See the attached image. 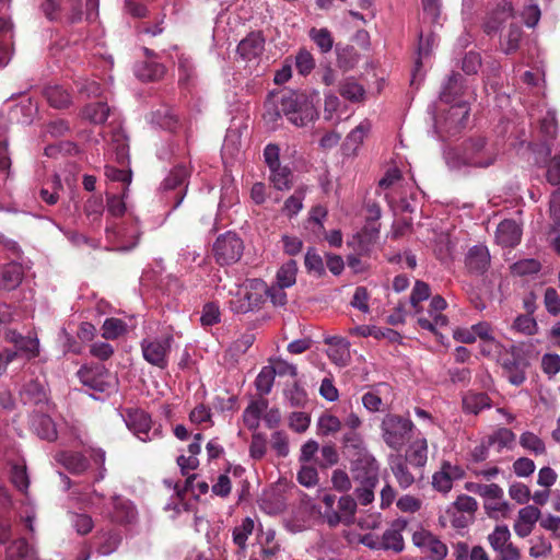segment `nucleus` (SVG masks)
I'll use <instances>...</instances> for the list:
<instances>
[{
  "instance_id": "obj_34",
  "label": "nucleus",
  "mask_w": 560,
  "mask_h": 560,
  "mask_svg": "<svg viewBox=\"0 0 560 560\" xmlns=\"http://www.w3.org/2000/svg\"><path fill=\"white\" fill-rule=\"evenodd\" d=\"M270 176L269 180L273 185V187L278 190H288L292 185V172L290 167L282 166L281 164L278 167L269 168Z\"/></svg>"
},
{
  "instance_id": "obj_3",
  "label": "nucleus",
  "mask_w": 560,
  "mask_h": 560,
  "mask_svg": "<svg viewBox=\"0 0 560 560\" xmlns=\"http://www.w3.org/2000/svg\"><path fill=\"white\" fill-rule=\"evenodd\" d=\"M465 80L459 73L453 72L442 85L440 100L444 103H455L447 112L445 118L446 131L450 135H456L465 127L468 116L469 106L466 102L458 101L465 93Z\"/></svg>"
},
{
  "instance_id": "obj_43",
  "label": "nucleus",
  "mask_w": 560,
  "mask_h": 560,
  "mask_svg": "<svg viewBox=\"0 0 560 560\" xmlns=\"http://www.w3.org/2000/svg\"><path fill=\"white\" fill-rule=\"evenodd\" d=\"M308 36L323 54L329 52L331 50L334 46V38L328 28L312 27L308 32Z\"/></svg>"
},
{
  "instance_id": "obj_59",
  "label": "nucleus",
  "mask_w": 560,
  "mask_h": 560,
  "mask_svg": "<svg viewBox=\"0 0 560 560\" xmlns=\"http://www.w3.org/2000/svg\"><path fill=\"white\" fill-rule=\"evenodd\" d=\"M423 544L428 546L430 553L434 559L442 560L447 556L446 545L435 536L427 534Z\"/></svg>"
},
{
  "instance_id": "obj_1",
  "label": "nucleus",
  "mask_w": 560,
  "mask_h": 560,
  "mask_svg": "<svg viewBox=\"0 0 560 560\" xmlns=\"http://www.w3.org/2000/svg\"><path fill=\"white\" fill-rule=\"evenodd\" d=\"M284 116L292 125L302 128L318 118L313 100L303 92L282 90L272 92L265 102L264 119L272 127Z\"/></svg>"
},
{
  "instance_id": "obj_17",
  "label": "nucleus",
  "mask_w": 560,
  "mask_h": 560,
  "mask_svg": "<svg viewBox=\"0 0 560 560\" xmlns=\"http://www.w3.org/2000/svg\"><path fill=\"white\" fill-rule=\"evenodd\" d=\"M31 430L42 440L54 442L58 438V432L54 420L45 415L35 412L31 417Z\"/></svg>"
},
{
  "instance_id": "obj_55",
  "label": "nucleus",
  "mask_w": 560,
  "mask_h": 560,
  "mask_svg": "<svg viewBox=\"0 0 560 560\" xmlns=\"http://www.w3.org/2000/svg\"><path fill=\"white\" fill-rule=\"evenodd\" d=\"M302 464L296 475L299 483L306 488L315 487L319 480L317 469L314 466Z\"/></svg>"
},
{
  "instance_id": "obj_50",
  "label": "nucleus",
  "mask_w": 560,
  "mask_h": 560,
  "mask_svg": "<svg viewBox=\"0 0 560 560\" xmlns=\"http://www.w3.org/2000/svg\"><path fill=\"white\" fill-rule=\"evenodd\" d=\"M275 376V369L271 365H266L260 370L255 380V386L261 395H268L271 392Z\"/></svg>"
},
{
  "instance_id": "obj_25",
  "label": "nucleus",
  "mask_w": 560,
  "mask_h": 560,
  "mask_svg": "<svg viewBox=\"0 0 560 560\" xmlns=\"http://www.w3.org/2000/svg\"><path fill=\"white\" fill-rule=\"evenodd\" d=\"M372 128L370 120H362L354 129H352L345 141V148L347 151L355 153L364 139L368 137Z\"/></svg>"
},
{
  "instance_id": "obj_21",
  "label": "nucleus",
  "mask_w": 560,
  "mask_h": 560,
  "mask_svg": "<svg viewBox=\"0 0 560 560\" xmlns=\"http://www.w3.org/2000/svg\"><path fill=\"white\" fill-rule=\"evenodd\" d=\"M24 277L22 264L12 261L0 269V288L4 290H14L18 288Z\"/></svg>"
},
{
  "instance_id": "obj_42",
  "label": "nucleus",
  "mask_w": 560,
  "mask_h": 560,
  "mask_svg": "<svg viewBox=\"0 0 560 560\" xmlns=\"http://www.w3.org/2000/svg\"><path fill=\"white\" fill-rule=\"evenodd\" d=\"M342 428V421L331 413H323L317 421V430L319 435L328 436L336 434Z\"/></svg>"
},
{
  "instance_id": "obj_23",
  "label": "nucleus",
  "mask_w": 560,
  "mask_h": 560,
  "mask_svg": "<svg viewBox=\"0 0 560 560\" xmlns=\"http://www.w3.org/2000/svg\"><path fill=\"white\" fill-rule=\"evenodd\" d=\"M5 560H37V556L25 538H19L7 547Z\"/></svg>"
},
{
  "instance_id": "obj_7",
  "label": "nucleus",
  "mask_w": 560,
  "mask_h": 560,
  "mask_svg": "<svg viewBox=\"0 0 560 560\" xmlns=\"http://www.w3.org/2000/svg\"><path fill=\"white\" fill-rule=\"evenodd\" d=\"M477 509L478 502L475 498L460 494L446 509L445 514L454 528H465L474 521Z\"/></svg>"
},
{
  "instance_id": "obj_19",
  "label": "nucleus",
  "mask_w": 560,
  "mask_h": 560,
  "mask_svg": "<svg viewBox=\"0 0 560 560\" xmlns=\"http://www.w3.org/2000/svg\"><path fill=\"white\" fill-rule=\"evenodd\" d=\"M98 0H84V10L82 0H79L72 5L70 12L67 15V22L69 24H77L85 21H94L98 14Z\"/></svg>"
},
{
  "instance_id": "obj_40",
  "label": "nucleus",
  "mask_w": 560,
  "mask_h": 560,
  "mask_svg": "<svg viewBox=\"0 0 560 560\" xmlns=\"http://www.w3.org/2000/svg\"><path fill=\"white\" fill-rule=\"evenodd\" d=\"M48 103L55 108H66L71 104L70 93L61 86H48L45 90Z\"/></svg>"
},
{
  "instance_id": "obj_4",
  "label": "nucleus",
  "mask_w": 560,
  "mask_h": 560,
  "mask_svg": "<svg viewBox=\"0 0 560 560\" xmlns=\"http://www.w3.org/2000/svg\"><path fill=\"white\" fill-rule=\"evenodd\" d=\"M413 428L408 417L387 413L381 422L382 439L390 450L399 452L409 441Z\"/></svg>"
},
{
  "instance_id": "obj_6",
  "label": "nucleus",
  "mask_w": 560,
  "mask_h": 560,
  "mask_svg": "<svg viewBox=\"0 0 560 560\" xmlns=\"http://www.w3.org/2000/svg\"><path fill=\"white\" fill-rule=\"evenodd\" d=\"M243 241L233 232L221 234L213 244L215 261L221 266L237 262L243 255Z\"/></svg>"
},
{
  "instance_id": "obj_61",
  "label": "nucleus",
  "mask_w": 560,
  "mask_h": 560,
  "mask_svg": "<svg viewBox=\"0 0 560 560\" xmlns=\"http://www.w3.org/2000/svg\"><path fill=\"white\" fill-rule=\"evenodd\" d=\"M331 483L335 490L348 492L352 488L351 478L342 469H336L331 474Z\"/></svg>"
},
{
  "instance_id": "obj_48",
  "label": "nucleus",
  "mask_w": 560,
  "mask_h": 560,
  "mask_svg": "<svg viewBox=\"0 0 560 560\" xmlns=\"http://www.w3.org/2000/svg\"><path fill=\"white\" fill-rule=\"evenodd\" d=\"M380 481L354 482V495L361 505H369L375 499V489Z\"/></svg>"
},
{
  "instance_id": "obj_54",
  "label": "nucleus",
  "mask_w": 560,
  "mask_h": 560,
  "mask_svg": "<svg viewBox=\"0 0 560 560\" xmlns=\"http://www.w3.org/2000/svg\"><path fill=\"white\" fill-rule=\"evenodd\" d=\"M284 396L292 407H303L307 401V394L296 382L284 389Z\"/></svg>"
},
{
  "instance_id": "obj_11",
  "label": "nucleus",
  "mask_w": 560,
  "mask_h": 560,
  "mask_svg": "<svg viewBox=\"0 0 560 560\" xmlns=\"http://www.w3.org/2000/svg\"><path fill=\"white\" fill-rule=\"evenodd\" d=\"M324 341L328 346L326 354L334 364L345 368L350 363V342L348 340L339 336H332L325 338Z\"/></svg>"
},
{
  "instance_id": "obj_27",
  "label": "nucleus",
  "mask_w": 560,
  "mask_h": 560,
  "mask_svg": "<svg viewBox=\"0 0 560 560\" xmlns=\"http://www.w3.org/2000/svg\"><path fill=\"white\" fill-rule=\"evenodd\" d=\"M37 107L33 104L31 98L23 100L20 104L15 105L10 110V119L18 124L28 125L32 122Z\"/></svg>"
},
{
  "instance_id": "obj_32",
  "label": "nucleus",
  "mask_w": 560,
  "mask_h": 560,
  "mask_svg": "<svg viewBox=\"0 0 560 560\" xmlns=\"http://www.w3.org/2000/svg\"><path fill=\"white\" fill-rule=\"evenodd\" d=\"M267 400L252 401L243 413V421L249 430H255L259 425V419L262 411L267 408Z\"/></svg>"
},
{
  "instance_id": "obj_58",
  "label": "nucleus",
  "mask_w": 560,
  "mask_h": 560,
  "mask_svg": "<svg viewBox=\"0 0 560 560\" xmlns=\"http://www.w3.org/2000/svg\"><path fill=\"white\" fill-rule=\"evenodd\" d=\"M305 267L307 271L314 272L317 276L325 275V266L320 255L314 248H308L305 254Z\"/></svg>"
},
{
  "instance_id": "obj_28",
  "label": "nucleus",
  "mask_w": 560,
  "mask_h": 560,
  "mask_svg": "<svg viewBox=\"0 0 560 560\" xmlns=\"http://www.w3.org/2000/svg\"><path fill=\"white\" fill-rule=\"evenodd\" d=\"M97 537L100 539V544L96 550L102 556H108L115 552L122 541L121 533L117 529L104 532Z\"/></svg>"
},
{
  "instance_id": "obj_64",
  "label": "nucleus",
  "mask_w": 560,
  "mask_h": 560,
  "mask_svg": "<svg viewBox=\"0 0 560 560\" xmlns=\"http://www.w3.org/2000/svg\"><path fill=\"white\" fill-rule=\"evenodd\" d=\"M310 423H311V418L305 412H301V411L292 412L289 418L290 428L298 433H302V432L306 431L307 428L310 427Z\"/></svg>"
},
{
  "instance_id": "obj_24",
  "label": "nucleus",
  "mask_w": 560,
  "mask_h": 560,
  "mask_svg": "<svg viewBox=\"0 0 560 560\" xmlns=\"http://www.w3.org/2000/svg\"><path fill=\"white\" fill-rule=\"evenodd\" d=\"M135 73L143 82L158 81L165 74V67L156 61H141L136 65Z\"/></svg>"
},
{
  "instance_id": "obj_22",
  "label": "nucleus",
  "mask_w": 560,
  "mask_h": 560,
  "mask_svg": "<svg viewBox=\"0 0 560 560\" xmlns=\"http://www.w3.org/2000/svg\"><path fill=\"white\" fill-rule=\"evenodd\" d=\"M406 463L412 467L422 468L428 462V441L424 438L416 439L411 442L406 451L405 458Z\"/></svg>"
},
{
  "instance_id": "obj_33",
  "label": "nucleus",
  "mask_w": 560,
  "mask_h": 560,
  "mask_svg": "<svg viewBox=\"0 0 560 560\" xmlns=\"http://www.w3.org/2000/svg\"><path fill=\"white\" fill-rule=\"evenodd\" d=\"M402 526L398 528L386 529L382 536L381 547L384 550H393L394 552H401L405 547L404 537L401 535Z\"/></svg>"
},
{
  "instance_id": "obj_16",
  "label": "nucleus",
  "mask_w": 560,
  "mask_h": 560,
  "mask_svg": "<svg viewBox=\"0 0 560 560\" xmlns=\"http://www.w3.org/2000/svg\"><path fill=\"white\" fill-rule=\"evenodd\" d=\"M513 14L512 3L504 1L487 16L483 23V31L488 35L497 34L501 30L502 25L513 18Z\"/></svg>"
},
{
  "instance_id": "obj_44",
  "label": "nucleus",
  "mask_w": 560,
  "mask_h": 560,
  "mask_svg": "<svg viewBox=\"0 0 560 560\" xmlns=\"http://www.w3.org/2000/svg\"><path fill=\"white\" fill-rule=\"evenodd\" d=\"M255 524L252 517H245L240 526L234 527L232 536L233 542L238 546L240 549L245 550L246 541L254 530Z\"/></svg>"
},
{
  "instance_id": "obj_9",
  "label": "nucleus",
  "mask_w": 560,
  "mask_h": 560,
  "mask_svg": "<svg viewBox=\"0 0 560 560\" xmlns=\"http://www.w3.org/2000/svg\"><path fill=\"white\" fill-rule=\"evenodd\" d=\"M350 471L354 482L380 481V464L373 455L352 459Z\"/></svg>"
},
{
  "instance_id": "obj_18",
  "label": "nucleus",
  "mask_w": 560,
  "mask_h": 560,
  "mask_svg": "<svg viewBox=\"0 0 560 560\" xmlns=\"http://www.w3.org/2000/svg\"><path fill=\"white\" fill-rule=\"evenodd\" d=\"M265 47V38L260 32H252L237 45V54L245 60L259 57Z\"/></svg>"
},
{
  "instance_id": "obj_13",
  "label": "nucleus",
  "mask_w": 560,
  "mask_h": 560,
  "mask_svg": "<svg viewBox=\"0 0 560 560\" xmlns=\"http://www.w3.org/2000/svg\"><path fill=\"white\" fill-rule=\"evenodd\" d=\"M490 253L486 245L478 244L472 246L465 258L466 267L470 272L482 275L490 266Z\"/></svg>"
},
{
  "instance_id": "obj_35",
  "label": "nucleus",
  "mask_w": 560,
  "mask_h": 560,
  "mask_svg": "<svg viewBox=\"0 0 560 560\" xmlns=\"http://www.w3.org/2000/svg\"><path fill=\"white\" fill-rule=\"evenodd\" d=\"M83 212L91 225L100 226L104 212V203L102 197L91 196L83 206Z\"/></svg>"
},
{
  "instance_id": "obj_57",
  "label": "nucleus",
  "mask_w": 560,
  "mask_h": 560,
  "mask_svg": "<svg viewBox=\"0 0 560 560\" xmlns=\"http://www.w3.org/2000/svg\"><path fill=\"white\" fill-rule=\"evenodd\" d=\"M295 68L302 75L310 74L315 68L313 55L306 49H300L295 56Z\"/></svg>"
},
{
  "instance_id": "obj_39",
  "label": "nucleus",
  "mask_w": 560,
  "mask_h": 560,
  "mask_svg": "<svg viewBox=\"0 0 560 560\" xmlns=\"http://www.w3.org/2000/svg\"><path fill=\"white\" fill-rule=\"evenodd\" d=\"M515 434L511 429L499 428L491 435L488 436L489 445L497 446V451L501 452L503 448H511L515 442Z\"/></svg>"
},
{
  "instance_id": "obj_15",
  "label": "nucleus",
  "mask_w": 560,
  "mask_h": 560,
  "mask_svg": "<svg viewBox=\"0 0 560 560\" xmlns=\"http://www.w3.org/2000/svg\"><path fill=\"white\" fill-rule=\"evenodd\" d=\"M113 511L110 518L114 523L120 525L131 524L137 516V511L132 502L120 495H115L112 499Z\"/></svg>"
},
{
  "instance_id": "obj_49",
  "label": "nucleus",
  "mask_w": 560,
  "mask_h": 560,
  "mask_svg": "<svg viewBox=\"0 0 560 560\" xmlns=\"http://www.w3.org/2000/svg\"><path fill=\"white\" fill-rule=\"evenodd\" d=\"M102 329L103 338L106 340H115L126 332V324L117 317H107Z\"/></svg>"
},
{
  "instance_id": "obj_20",
  "label": "nucleus",
  "mask_w": 560,
  "mask_h": 560,
  "mask_svg": "<svg viewBox=\"0 0 560 560\" xmlns=\"http://www.w3.org/2000/svg\"><path fill=\"white\" fill-rule=\"evenodd\" d=\"M491 398L487 393L474 390L466 392L462 397V408L465 413L479 415L485 409L491 408Z\"/></svg>"
},
{
  "instance_id": "obj_41",
  "label": "nucleus",
  "mask_w": 560,
  "mask_h": 560,
  "mask_svg": "<svg viewBox=\"0 0 560 560\" xmlns=\"http://www.w3.org/2000/svg\"><path fill=\"white\" fill-rule=\"evenodd\" d=\"M110 108L106 103L96 102L89 104L83 109V116L94 124H104L109 115Z\"/></svg>"
},
{
  "instance_id": "obj_30",
  "label": "nucleus",
  "mask_w": 560,
  "mask_h": 560,
  "mask_svg": "<svg viewBox=\"0 0 560 560\" xmlns=\"http://www.w3.org/2000/svg\"><path fill=\"white\" fill-rule=\"evenodd\" d=\"M306 191V186H300L294 190L293 195L285 199L282 207V213L285 217L293 218L303 209Z\"/></svg>"
},
{
  "instance_id": "obj_38",
  "label": "nucleus",
  "mask_w": 560,
  "mask_h": 560,
  "mask_svg": "<svg viewBox=\"0 0 560 560\" xmlns=\"http://www.w3.org/2000/svg\"><path fill=\"white\" fill-rule=\"evenodd\" d=\"M22 353L27 360H33L39 355V340L36 332H28L16 345L15 350Z\"/></svg>"
},
{
  "instance_id": "obj_60",
  "label": "nucleus",
  "mask_w": 560,
  "mask_h": 560,
  "mask_svg": "<svg viewBox=\"0 0 560 560\" xmlns=\"http://www.w3.org/2000/svg\"><path fill=\"white\" fill-rule=\"evenodd\" d=\"M212 406L219 412L235 411L237 409V396L228 393L222 396L218 395L213 398Z\"/></svg>"
},
{
  "instance_id": "obj_56",
  "label": "nucleus",
  "mask_w": 560,
  "mask_h": 560,
  "mask_svg": "<svg viewBox=\"0 0 560 560\" xmlns=\"http://www.w3.org/2000/svg\"><path fill=\"white\" fill-rule=\"evenodd\" d=\"M62 189V183L59 175L55 174L51 182V188L43 187L39 196L43 201L49 206H54L59 200L58 191Z\"/></svg>"
},
{
  "instance_id": "obj_10",
  "label": "nucleus",
  "mask_w": 560,
  "mask_h": 560,
  "mask_svg": "<svg viewBox=\"0 0 560 560\" xmlns=\"http://www.w3.org/2000/svg\"><path fill=\"white\" fill-rule=\"evenodd\" d=\"M190 172L187 166L177 165L170 172V174L162 184L164 190H176L177 188L184 186V188L179 189L174 194L173 209L178 208L185 198L187 188L186 180Z\"/></svg>"
},
{
  "instance_id": "obj_29",
  "label": "nucleus",
  "mask_w": 560,
  "mask_h": 560,
  "mask_svg": "<svg viewBox=\"0 0 560 560\" xmlns=\"http://www.w3.org/2000/svg\"><path fill=\"white\" fill-rule=\"evenodd\" d=\"M60 462L73 475H80L89 467V459L79 452L62 453Z\"/></svg>"
},
{
  "instance_id": "obj_26",
  "label": "nucleus",
  "mask_w": 560,
  "mask_h": 560,
  "mask_svg": "<svg viewBox=\"0 0 560 560\" xmlns=\"http://www.w3.org/2000/svg\"><path fill=\"white\" fill-rule=\"evenodd\" d=\"M150 121L151 124L168 131H175L178 126L177 116L174 114L173 109L167 106H163L152 112Z\"/></svg>"
},
{
  "instance_id": "obj_8",
  "label": "nucleus",
  "mask_w": 560,
  "mask_h": 560,
  "mask_svg": "<svg viewBox=\"0 0 560 560\" xmlns=\"http://www.w3.org/2000/svg\"><path fill=\"white\" fill-rule=\"evenodd\" d=\"M124 420L126 422L127 428L138 436L142 442L151 441L154 436L160 435V430L154 429L152 436L150 435V430L152 425V420L149 413H147L142 409L138 408H128L125 410Z\"/></svg>"
},
{
  "instance_id": "obj_2",
  "label": "nucleus",
  "mask_w": 560,
  "mask_h": 560,
  "mask_svg": "<svg viewBox=\"0 0 560 560\" xmlns=\"http://www.w3.org/2000/svg\"><path fill=\"white\" fill-rule=\"evenodd\" d=\"M499 152L493 143L483 137L466 140L462 149H450L445 152V162L451 171L462 172L469 167L487 168L493 165Z\"/></svg>"
},
{
  "instance_id": "obj_36",
  "label": "nucleus",
  "mask_w": 560,
  "mask_h": 560,
  "mask_svg": "<svg viewBox=\"0 0 560 560\" xmlns=\"http://www.w3.org/2000/svg\"><path fill=\"white\" fill-rule=\"evenodd\" d=\"M339 93L350 102H360L364 98L365 90L354 78H347L340 83Z\"/></svg>"
},
{
  "instance_id": "obj_37",
  "label": "nucleus",
  "mask_w": 560,
  "mask_h": 560,
  "mask_svg": "<svg viewBox=\"0 0 560 560\" xmlns=\"http://www.w3.org/2000/svg\"><path fill=\"white\" fill-rule=\"evenodd\" d=\"M390 469L398 485L402 489L409 488L416 481V477L410 472L408 468V463H406L402 457H398L396 460H394Z\"/></svg>"
},
{
  "instance_id": "obj_47",
  "label": "nucleus",
  "mask_w": 560,
  "mask_h": 560,
  "mask_svg": "<svg viewBox=\"0 0 560 560\" xmlns=\"http://www.w3.org/2000/svg\"><path fill=\"white\" fill-rule=\"evenodd\" d=\"M78 376L83 385L94 390L104 392L106 389V385L102 378V374H97L92 369L81 368L78 371Z\"/></svg>"
},
{
  "instance_id": "obj_62",
  "label": "nucleus",
  "mask_w": 560,
  "mask_h": 560,
  "mask_svg": "<svg viewBox=\"0 0 560 560\" xmlns=\"http://www.w3.org/2000/svg\"><path fill=\"white\" fill-rule=\"evenodd\" d=\"M267 451V442L265 436L261 433H255L252 436L250 445H249V454L250 456L259 460L266 455Z\"/></svg>"
},
{
  "instance_id": "obj_53",
  "label": "nucleus",
  "mask_w": 560,
  "mask_h": 560,
  "mask_svg": "<svg viewBox=\"0 0 560 560\" xmlns=\"http://www.w3.org/2000/svg\"><path fill=\"white\" fill-rule=\"evenodd\" d=\"M540 269V262L534 258L518 260L511 267L512 272L517 276L535 275L539 272Z\"/></svg>"
},
{
  "instance_id": "obj_52",
  "label": "nucleus",
  "mask_w": 560,
  "mask_h": 560,
  "mask_svg": "<svg viewBox=\"0 0 560 560\" xmlns=\"http://www.w3.org/2000/svg\"><path fill=\"white\" fill-rule=\"evenodd\" d=\"M511 533L506 525L497 526L488 536V540L493 550L498 551L510 542Z\"/></svg>"
},
{
  "instance_id": "obj_63",
  "label": "nucleus",
  "mask_w": 560,
  "mask_h": 560,
  "mask_svg": "<svg viewBox=\"0 0 560 560\" xmlns=\"http://www.w3.org/2000/svg\"><path fill=\"white\" fill-rule=\"evenodd\" d=\"M11 481L20 491H25L30 485L26 468L24 466L13 465L11 468Z\"/></svg>"
},
{
  "instance_id": "obj_12",
  "label": "nucleus",
  "mask_w": 560,
  "mask_h": 560,
  "mask_svg": "<svg viewBox=\"0 0 560 560\" xmlns=\"http://www.w3.org/2000/svg\"><path fill=\"white\" fill-rule=\"evenodd\" d=\"M340 443L342 453L349 463L352 462V459L372 455L365 445L362 433L360 432H343Z\"/></svg>"
},
{
  "instance_id": "obj_5",
  "label": "nucleus",
  "mask_w": 560,
  "mask_h": 560,
  "mask_svg": "<svg viewBox=\"0 0 560 560\" xmlns=\"http://www.w3.org/2000/svg\"><path fill=\"white\" fill-rule=\"evenodd\" d=\"M173 341L174 337L171 331L165 332L161 337L143 339L141 341V350L144 360L160 369L167 368Z\"/></svg>"
},
{
  "instance_id": "obj_51",
  "label": "nucleus",
  "mask_w": 560,
  "mask_h": 560,
  "mask_svg": "<svg viewBox=\"0 0 560 560\" xmlns=\"http://www.w3.org/2000/svg\"><path fill=\"white\" fill-rule=\"evenodd\" d=\"M522 28L516 24H511L504 40L501 43L502 50L509 55L516 51L522 39Z\"/></svg>"
},
{
  "instance_id": "obj_45",
  "label": "nucleus",
  "mask_w": 560,
  "mask_h": 560,
  "mask_svg": "<svg viewBox=\"0 0 560 560\" xmlns=\"http://www.w3.org/2000/svg\"><path fill=\"white\" fill-rule=\"evenodd\" d=\"M382 388H389L386 383L375 385L370 392L362 396L363 406L371 412L380 411L383 405L381 397Z\"/></svg>"
},
{
  "instance_id": "obj_46",
  "label": "nucleus",
  "mask_w": 560,
  "mask_h": 560,
  "mask_svg": "<svg viewBox=\"0 0 560 560\" xmlns=\"http://www.w3.org/2000/svg\"><path fill=\"white\" fill-rule=\"evenodd\" d=\"M520 444L523 448L538 456L546 454L545 442L535 433L526 431L520 436Z\"/></svg>"
},
{
  "instance_id": "obj_31",
  "label": "nucleus",
  "mask_w": 560,
  "mask_h": 560,
  "mask_svg": "<svg viewBox=\"0 0 560 560\" xmlns=\"http://www.w3.org/2000/svg\"><path fill=\"white\" fill-rule=\"evenodd\" d=\"M298 264L290 259L282 264L276 275V284L282 288H291L296 282Z\"/></svg>"
},
{
  "instance_id": "obj_14",
  "label": "nucleus",
  "mask_w": 560,
  "mask_h": 560,
  "mask_svg": "<svg viewBox=\"0 0 560 560\" xmlns=\"http://www.w3.org/2000/svg\"><path fill=\"white\" fill-rule=\"evenodd\" d=\"M522 228L514 220L506 219L499 223L495 231L497 243L503 247H514L521 242Z\"/></svg>"
}]
</instances>
